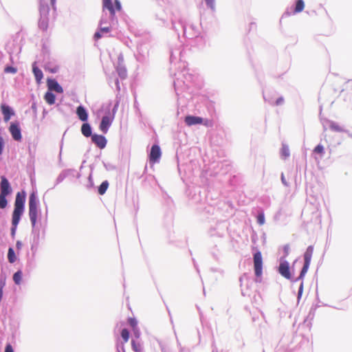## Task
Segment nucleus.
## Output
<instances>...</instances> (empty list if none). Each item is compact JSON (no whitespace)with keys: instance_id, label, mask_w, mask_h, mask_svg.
Instances as JSON below:
<instances>
[{"instance_id":"473e14b6","label":"nucleus","mask_w":352,"mask_h":352,"mask_svg":"<svg viewBox=\"0 0 352 352\" xmlns=\"http://www.w3.org/2000/svg\"><path fill=\"white\" fill-rule=\"evenodd\" d=\"M283 251H284L285 256H287L289 254V245L288 244L284 245Z\"/></svg>"},{"instance_id":"7c9ffc66","label":"nucleus","mask_w":352,"mask_h":352,"mask_svg":"<svg viewBox=\"0 0 352 352\" xmlns=\"http://www.w3.org/2000/svg\"><path fill=\"white\" fill-rule=\"evenodd\" d=\"M6 73H12L15 74L16 72V69L13 67H6L4 69Z\"/></svg>"},{"instance_id":"4be33fe9","label":"nucleus","mask_w":352,"mask_h":352,"mask_svg":"<svg viewBox=\"0 0 352 352\" xmlns=\"http://www.w3.org/2000/svg\"><path fill=\"white\" fill-rule=\"evenodd\" d=\"M329 128L332 131H336V132H343L344 131V129L340 125H339L338 124L333 122H331L330 123Z\"/></svg>"},{"instance_id":"2f4dec72","label":"nucleus","mask_w":352,"mask_h":352,"mask_svg":"<svg viewBox=\"0 0 352 352\" xmlns=\"http://www.w3.org/2000/svg\"><path fill=\"white\" fill-rule=\"evenodd\" d=\"M202 124L206 126H212L213 125L212 121L210 120H208V119H206V120L203 119Z\"/></svg>"},{"instance_id":"9d476101","label":"nucleus","mask_w":352,"mask_h":352,"mask_svg":"<svg viewBox=\"0 0 352 352\" xmlns=\"http://www.w3.org/2000/svg\"><path fill=\"white\" fill-rule=\"evenodd\" d=\"M9 131L14 140L21 141L22 138L21 129L17 124L12 123L9 127Z\"/></svg>"},{"instance_id":"a19ab883","label":"nucleus","mask_w":352,"mask_h":352,"mask_svg":"<svg viewBox=\"0 0 352 352\" xmlns=\"http://www.w3.org/2000/svg\"><path fill=\"white\" fill-rule=\"evenodd\" d=\"M16 246L18 249H20L22 246V243L21 241H17L16 243Z\"/></svg>"},{"instance_id":"aec40b11","label":"nucleus","mask_w":352,"mask_h":352,"mask_svg":"<svg viewBox=\"0 0 352 352\" xmlns=\"http://www.w3.org/2000/svg\"><path fill=\"white\" fill-rule=\"evenodd\" d=\"M305 8V3L302 0H297L296 6L294 10V13H299L302 12Z\"/></svg>"},{"instance_id":"79ce46f5","label":"nucleus","mask_w":352,"mask_h":352,"mask_svg":"<svg viewBox=\"0 0 352 352\" xmlns=\"http://www.w3.org/2000/svg\"><path fill=\"white\" fill-rule=\"evenodd\" d=\"M281 180H282L283 183L285 185H286V186L287 185V183H286V182H285V177H284V176H283V175H282V176H281Z\"/></svg>"},{"instance_id":"a211bd4d","label":"nucleus","mask_w":352,"mask_h":352,"mask_svg":"<svg viewBox=\"0 0 352 352\" xmlns=\"http://www.w3.org/2000/svg\"><path fill=\"white\" fill-rule=\"evenodd\" d=\"M44 99L47 104L51 105L54 104L56 97L53 93H52L51 91H47L45 93L44 96Z\"/></svg>"},{"instance_id":"4468645a","label":"nucleus","mask_w":352,"mask_h":352,"mask_svg":"<svg viewBox=\"0 0 352 352\" xmlns=\"http://www.w3.org/2000/svg\"><path fill=\"white\" fill-rule=\"evenodd\" d=\"M111 124V120L109 116H104L100 124V129L104 133H107L108 129Z\"/></svg>"},{"instance_id":"0eeeda50","label":"nucleus","mask_w":352,"mask_h":352,"mask_svg":"<svg viewBox=\"0 0 352 352\" xmlns=\"http://www.w3.org/2000/svg\"><path fill=\"white\" fill-rule=\"evenodd\" d=\"M278 271L279 274L286 279L290 280L292 278L289 264L287 261H280Z\"/></svg>"},{"instance_id":"423d86ee","label":"nucleus","mask_w":352,"mask_h":352,"mask_svg":"<svg viewBox=\"0 0 352 352\" xmlns=\"http://www.w3.org/2000/svg\"><path fill=\"white\" fill-rule=\"evenodd\" d=\"M102 8L108 10L111 15L114 16L116 10H121V4L118 0H115L114 3L111 0H102Z\"/></svg>"},{"instance_id":"9b49d317","label":"nucleus","mask_w":352,"mask_h":352,"mask_svg":"<svg viewBox=\"0 0 352 352\" xmlns=\"http://www.w3.org/2000/svg\"><path fill=\"white\" fill-rule=\"evenodd\" d=\"M0 190L1 194L8 195L11 192L10 183L4 176L1 177Z\"/></svg>"},{"instance_id":"412c9836","label":"nucleus","mask_w":352,"mask_h":352,"mask_svg":"<svg viewBox=\"0 0 352 352\" xmlns=\"http://www.w3.org/2000/svg\"><path fill=\"white\" fill-rule=\"evenodd\" d=\"M109 187V182L104 181L98 187V193L101 195H104Z\"/></svg>"},{"instance_id":"c756f323","label":"nucleus","mask_w":352,"mask_h":352,"mask_svg":"<svg viewBox=\"0 0 352 352\" xmlns=\"http://www.w3.org/2000/svg\"><path fill=\"white\" fill-rule=\"evenodd\" d=\"M128 322H129V325L133 329H135L136 326H137V321H136V320L135 318H129Z\"/></svg>"},{"instance_id":"1a4fd4ad","label":"nucleus","mask_w":352,"mask_h":352,"mask_svg":"<svg viewBox=\"0 0 352 352\" xmlns=\"http://www.w3.org/2000/svg\"><path fill=\"white\" fill-rule=\"evenodd\" d=\"M91 141L100 149L104 148L107 144V140L102 135H98V134L92 135H91Z\"/></svg>"},{"instance_id":"e433bc0d","label":"nucleus","mask_w":352,"mask_h":352,"mask_svg":"<svg viewBox=\"0 0 352 352\" xmlns=\"http://www.w3.org/2000/svg\"><path fill=\"white\" fill-rule=\"evenodd\" d=\"M283 101H284L283 98L280 97V98H278L276 100V105H280V104H281L283 102Z\"/></svg>"},{"instance_id":"7ed1b4c3","label":"nucleus","mask_w":352,"mask_h":352,"mask_svg":"<svg viewBox=\"0 0 352 352\" xmlns=\"http://www.w3.org/2000/svg\"><path fill=\"white\" fill-rule=\"evenodd\" d=\"M29 217L32 227H34L38 217V201L35 192H32L29 197Z\"/></svg>"},{"instance_id":"20e7f679","label":"nucleus","mask_w":352,"mask_h":352,"mask_svg":"<svg viewBox=\"0 0 352 352\" xmlns=\"http://www.w3.org/2000/svg\"><path fill=\"white\" fill-rule=\"evenodd\" d=\"M314 246L313 245H309L305 254H304V260H305V263H304V265L301 270V272H300V276L298 277L299 279H302L303 278V277L305 276V274L308 271V269L309 267V265H310V263H311V258H312V255H313V253H314Z\"/></svg>"},{"instance_id":"bb28decb","label":"nucleus","mask_w":352,"mask_h":352,"mask_svg":"<svg viewBox=\"0 0 352 352\" xmlns=\"http://www.w3.org/2000/svg\"><path fill=\"white\" fill-rule=\"evenodd\" d=\"M121 336L124 342H127L129 339V332L126 329H123L121 331Z\"/></svg>"},{"instance_id":"cd10ccee","label":"nucleus","mask_w":352,"mask_h":352,"mask_svg":"<svg viewBox=\"0 0 352 352\" xmlns=\"http://www.w3.org/2000/svg\"><path fill=\"white\" fill-rule=\"evenodd\" d=\"M281 153L284 157H287L289 155V148L285 146H283L282 150H281Z\"/></svg>"},{"instance_id":"ea45409f","label":"nucleus","mask_w":352,"mask_h":352,"mask_svg":"<svg viewBox=\"0 0 352 352\" xmlns=\"http://www.w3.org/2000/svg\"><path fill=\"white\" fill-rule=\"evenodd\" d=\"M101 32H109V28L107 27V28H102L100 29Z\"/></svg>"},{"instance_id":"f03ea898","label":"nucleus","mask_w":352,"mask_h":352,"mask_svg":"<svg viewBox=\"0 0 352 352\" xmlns=\"http://www.w3.org/2000/svg\"><path fill=\"white\" fill-rule=\"evenodd\" d=\"M40 19L38 21V27L43 31H47L49 24V12L50 8L45 0H41L40 1Z\"/></svg>"},{"instance_id":"5701e85b","label":"nucleus","mask_w":352,"mask_h":352,"mask_svg":"<svg viewBox=\"0 0 352 352\" xmlns=\"http://www.w3.org/2000/svg\"><path fill=\"white\" fill-rule=\"evenodd\" d=\"M8 259L9 262L11 263H13L16 261V258L14 252L12 248H10L8 249Z\"/></svg>"},{"instance_id":"39448f33","label":"nucleus","mask_w":352,"mask_h":352,"mask_svg":"<svg viewBox=\"0 0 352 352\" xmlns=\"http://www.w3.org/2000/svg\"><path fill=\"white\" fill-rule=\"evenodd\" d=\"M254 270L256 277H261L263 274V256L258 251L253 256Z\"/></svg>"},{"instance_id":"6ab92c4d","label":"nucleus","mask_w":352,"mask_h":352,"mask_svg":"<svg viewBox=\"0 0 352 352\" xmlns=\"http://www.w3.org/2000/svg\"><path fill=\"white\" fill-rule=\"evenodd\" d=\"M81 132L85 137L91 135V129L88 123H84L81 126Z\"/></svg>"},{"instance_id":"b1692460","label":"nucleus","mask_w":352,"mask_h":352,"mask_svg":"<svg viewBox=\"0 0 352 352\" xmlns=\"http://www.w3.org/2000/svg\"><path fill=\"white\" fill-rule=\"evenodd\" d=\"M22 279V272L21 271H18L15 272L13 275V280L16 285H19L21 282Z\"/></svg>"},{"instance_id":"f704fd0d","label":"nucleus","mask_w":352,"mask_h":352,"mask_svg":"<svg viewBox=\"0 0 352 352\" xmlns=\"http://www.w3.org/2000/svg\"><path fill=\"white\" fill-rule=\"evenodd\" d=\"M3 145H4L3 140L2 137L0 136V155H1L3 153Z\"/></svg>"},{"instance_id":"58836bf2","label":"nucleus","mask_w":352,"mask_h":352,"mask_svg":"<svg viewBox=\"0 0 352 352\" xmlns=\"http://www.w3.org/2000/svg\"><path fill=\"white\" fill-rule=\"evenodd\" d=\"M101 36H101V34H100V32H96V33H95V34H94V38H95V39H96V40H98V39L100 38H101Z\"/></svg>"},{"instance_id":"f8f14e48","label":"nucleus","mask_w":352,"mask_h":352,"mask_svg":"<svg viewBox=\"0 0 352 352\" xmlns=\"http://www.w3.org/2000/svg\"><path fill=\"white\" fill-rule=\"evenodd\" d=\"M47 82L49 90L54 91L59 94L63 92L62 87L58 83V82L56 80L48 79Z\"/></svg>"},{"instance_id":"ddd939ff","label":"nucleus","mask_w":352,"mask_h":352,"mask_svg":"<svg viewBox=\"0 0 352 352\" xmlns=\"http://www.w3.org/2000/svg\"><path fill=\"white\" fill-rule=\"evenodd\" d=\"M184 121L188 126H192L202 124L203 118L198 116H186Z\"/></svg>"},{"instance_id":"2eb2a0df","label":"nucleus","mask_w":352,"mask_h":352,"mask_svg":"<svg viewBox=\"0 0 352 352\" xmlns=\"http://www.w3.org/2000/svg\"><path fill=\"white\" fill-rule=\"evenodd\" d=\"M1 109L3 115L4 120L6 122L8 121L10 119V117L14 114V112L11 108L6 104H1Z\"/></svg>"},{"instance_id":"393cba45","label":"nucleus","mask_w":352,"mask_h":352,"mask_svg":"<svg viewBox=\"0 0 352 352\" xmlns=\"http://www.w3.org/2000/svg\"><path fill=\"white\" fill-rule=\"evenodd\" d=\"M7 195L0 193V208L3 209L7 206L8 201L6 199Z\"/></svg>"},{"instance_id":"f3484780","label":"nucleus","mask_w":352,"mask_h":352,"mask_svg":"<svg viewBox=\"0 0 352 352\" xmlns=\"http://www.w3.org/2000/svg\"><path fill=\"white\" fill-rule=\"evenodd\" d=\"M32 71H33V73L35 76L36 82L38 83H40L41 80H42V78L43 77L42 71L38 67H37L35 65H33Z\"/></svg>"},{"instance_id":"4c0bfd02","label":"nucleus","mask_w":352,"mask_h":352,"mask_svg":"<svg viewBox=\"0 0 352 352\" xmlns=\"http://www.w3.org/2000/svg\"><path fill=\"white\" fill-rule=\"evenodd\" d=\"M206 3L211 8H213V0H206Z\"/></svg>"},{"instance_id":"37998d69","label":"nucleus","mask_w":352,"mask_h":352,"mask_svg":"<svg viewBox=\"0 0 352 352\" xmlns=\"http://www.w3.org/2000/svg\"><path fill=\"white\" fill-rule=\"evenodd\" d=\"M56 0H51V3L52 6L54 5Z\"/></svg>"},{"instance_id":"72a5a7b5","label":"nucleus","mask_w":352,"mask_h":352,"mask_svg":"<svg viewBox=\"0 0 352 352\" xmlns=\"http://www.w3.org/2000/svg\"><path fill=\"white\" fill-rule=\"evenodd\" d=\"M5 352H14L13 348L10 344H6Z\"/></svg>"},{"instance_id":"c85d7f7f","label":"nucleus","mask_w":352,"mask_h":352,"mask_svg":"<svg viewBox=\"0 0 352 352\" xmlns=\"http://www.w3.org/2000/svg\"><path fill=\"white\" fill-rule=\"evenodd\" d=\"M257 222L259 225L265 223V216L263 213H261L257 216Z\"/></svg>"},{"instance_id":"6e6552de","label":"nucleus","mask_w":352,"mask_h":352,"mask_svg":"<svg viewBox=\"0 0 352 352\" xmlns=\"http://www.w3.org/2000/svg\"><path fill=\"white\" fill-rule=\"evenodd\" d=\"M161 157V150L158 145H153L151 147L149 155V160L152 163L157 162Z\"/></svg>"},{"instance_id":"f257e3e1","label":"nucleus","mask_w":352,"mask_h":352,"mask_svg":"<svg viewBox=\"0 0 352 352\" xmlns=\"http://www.w3.org/2000/svg\"><path fill=\"white\" fill-rule=\"evenodd\" d=\"M25 201V192L23 191L22 192H17L16 195V199L14 201V208L12 212V232L14 233L15 229L16 228L22 214L24 210V204Z\"/></svg>"},{"instance_id":"c9c22d12","label":"nucleus","mask_w":352,"mask_h":352,"mask_svg":"<svg viewBox=\"0 0 352 352\" xmlns=\"http://www.w3.org/2000/svg\"><path fill=\"white\" fill-rule=\"evenodd\" d=\"M132 347L133 349V350L135 351V352H140V349H139V347L136 345L135 341H132Z\"/></svg>"},{"instance_id":"a878e982","label":"nucleus","mask_w":352,"mask_h":352,"mask_svg":"<svg viewBox=\"0 0 352 352\" xmlns=\"http://www.w3.org/2000/svg\"><path fill=\"white\" fill-rule=\"evenodd\" d=\"M314 153L322 156L324 153V146L321 144L317 145L314 149Z\"/></svg>"},{"instance_id":"dca6fc26","label":"nucleus","mask_w":352,"mask_h":352,"mask_svg":"<svg viewBox=\"0 0 352 352\" xmlns=\"http://www.w3.org/2000/svg\"><path fill=\"white\" fill-rule=\"evenodd\" d=\"M76 114L81 121L85 122L87 120L88 114L87 113V111L82 106H79L77 107Z\"/></svg>"}]
</instances>
